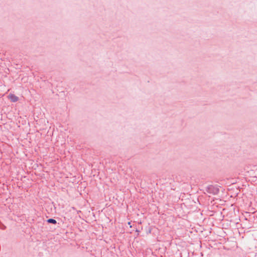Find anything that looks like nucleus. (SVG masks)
Segmentation results:
<instances>
[{
  "mask_svg": "<svg viewBox=\"0 0 257 257\" xmlns=\"http://www.w3.org/2000/svg\"><path fill=\"white\" fill-rule=\"evenodd\" d=\"M47 222L49 223H52V224H56L57 221L55 219L53 218H50L47 220Z\"/></svg>",
  "mask_w": 257,
  "mask_h": 257,
  "instance_id": "7ed1b4c3",
  "label": "nucleus"
},
{
  "mask_svg": "<svg viewBox=\"0 0 257 257\" xmlns=\"http://www.w3.org/2000/svg\"><path fill=\"white\" fill-rule=\"evenodd\" d=\"M128 225H130L131 224V222H128Z\"/></svg>",
  "mask_w": 257,
  "mask_h": 257,
  "instance_id": "6e6552de",
  "label": "nucleus"
},
{
  "mask_svg": "<svg viewBox=\"0 0 257 257\" xmlns=\"http://www.w3.org/2000/svg\"><path fill=\"white\" fill-rule=\"evenodd\" d=\"M70 234H71V235H73V233H72V232H71V233H70ZM71 237H73V236H71Z\"/></svg>",
  "mask_w": 257,
  "mask_h": 257,
  "instance_id": "0eeeda50",
  "label": "nucleus"
},
{
  "mask_svg": "<svg viewBox=\"0 0 257 257\" xmlns=\"http://www.w3.org/2000/svg\"><path fill=\"white\" fill-rule=\"evenodd\" d=\"M6 228V226L0 221V229L4 230Z\"/></svg>",
  "mask_w": 257,
  "mask_h": 257,
  "instance_id": "20e7f679",
  "label": "nucleus"
},
{
  "mask_svg": "<svg viewBox=\"0 0 257 257\" xmlns=\"http://www.w3.org/2000/svg\"><path fill=\"white\" fill-rule=\"evenodd\" d=\"M8 97L11 101L13 102H17L19 100V97L13 94H10Z\"/></svg>",
  "mask_w": 257,
  "mask_h": 257,
  "instance_id": "f03ea898",
  "label": "nucleus"
},
{
  "mask_svg": "<svg viewBox=\"0 0 257 257\" xmlns=\"http://www.w3.org/2000/svg\"><path fill=\"white\" fill-rule=\"evenodd\" d=\"M136 232H140V230H139V229H138L137 228H136Z\"/></svg>",
  "mask_w": 257,
  "mask_h": 257,
  "instance_id": "423d86ee",
  "label": "nucleus"
},
{
  "mask_svg": "<svg viewBox=\"0 0 257 257\" xmlns=\"http://www.w3.org/2000/svg\"><path fill=\"white\" fill-rule=\"evenodd\" d=\"M206 191L208 193L216 195L219 193V189L218 186L210 185L206 187Z\"/></svg>",
  "mask_w": 257,
  "mask_h": 257,
  "instance_id": "f257e3e1",
  "label": "nucleus"
},
{
  "mask_svg": "<svg viewBox=\"0 0 257 257\" xmlns=\"http://www.w3.org/2000/svg\"><path fill=\"white\" fill-rule=\"evenodd\" d=\"M69 234V232H65V235L66 236V237H70V236L68 235V234Z\"/></svg>",
  "mask_w": 257,
  "mask_h": 257,
  "instance_id": "39448f33",
  "label": "nucleus"
},
{
  "mask_svg": "<svg viewBox=\"0 0 257 257\" xmlns=\"http://www.w3.org/2000/svg\"><path fill=\"white\" fill-rule=\"evenodd\" d=\"M68 178V176H65V178Z\"/></svg>",
  "mask_w": 257,
  "mask_h": 257,
  "instance_id": "1a4fd4ad",
  "label": "nucleus"
}]
</instances>
